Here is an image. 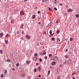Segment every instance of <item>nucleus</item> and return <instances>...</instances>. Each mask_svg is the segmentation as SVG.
I'll list each match as a JSON object with an SVG mask.
<instances>
[{"label":"nucleus","instance_id":"f257e3e1","mask_svg":"<svg viewBox=\"0 0 79 79\" xmlns=\"http://www.w3.org/2000/svg\"><path fill=\"white\" fill-rule=\"evenodd\" d=\"M32 51L29 50L27 52V56H31V55H32Z\"/></svg>","mask_w":79,"mask_h":79},{"label":"nucleus","instance_id":"f03ea898","mask_svg":"<svg viewBox=\"0 0 79 79\" xmlns=\"http://www.w3.org/2000/svg\"><path fill=\"white\" fill-rule=\"evenodd\" d=\"M58 57L56 56H53L51 58V60L54 61H56L58 60Z\"/></svg>","mask_w":79,"mask_h":79},{"label":"nucleus","instance_id":"7ed1b4c3","mask_svg":"<svg viewBox=\"0 0 79 79\" xmlns=\"http://www.w3.org/2000/svg\"><path fill=\"white\" fill-rule=\"evenodd\" d=\"M26 37V38L27 39H30V38H31V37L28 35H27Z\"/></svg>","mask_w":79,"mask_h":79},{"label":"nucleus","instance_id":"20e7f679","mask_svg":"<svg viewBox=\"0 0 79 79\" xmlns=\"http://www.w3.org/2000/svg\"><path fill=\"white\" fill-rule=\"evenodd\" d=\"M37 57L34 56V57H33V60L34 61H36V60H37Z\"/></svg>","mask_w":79,"mask_h":79},{"label":"nucleus","instance_id":"39448f33","mask_svg":"<svg viewBox=\"0 0 79 79\" xmlns=\"http://www.w3.org/2000/svg\"><path fill=\"white\" fill-rule=\"evenodd\" d=\"M4 34L3 33H1L0 34V37H3V35Z\"/></svg>","mask_w":79,"mask_h":79},{"label":"nucleus","instance_id":"423d86ee","mask_svg":"<svg viewBox=\"0 0 79 79\" xmlns=\"http://www.w3.org/2000/svg\"><path fill=\"white\" fill-rule=\"evenodd\" d=\"M37 70L38 71H40V67H38Z\"/></svg>","mask_w":79,"mask_h":79},{"label":"nucleus","instance_id":"0eeeda50","mask_svg":"<svg viewBox=\"0 0 79 79\" xmlns=\"http://www.w3.org/2000/svg\"><path fill=\"white\" fill-rule=\"evenodd\" d=\"M56 64V62L55 61H53L52 62V65H55Z\"/></svg>","mask_w":79,"mask_h":79},{"label":"nucleus","instance_id":"6e6552de","mask_svg":"<svg viewBox=\"0 0 79 79\" xmlns=\"http://www.w3.org/2000/svg\"><path fill=\"white\" fill-rule=\"evenodd\" d=\"M67 11L68 12H71V11H73V10L71 9L68 10Z\"/></svg>","mask_w":79,"mask_h":79},{"label":"nucleus","instance_id":"1a4fd4ad","mask_svg":"<svg viewBox=\"0 0 79 79\" xmlns=\"http://www.w3.org/2000/svg\"><path fill=\"white\" fill-rule=\"evenodd\" d=\"M24 12H23V11H21L20 12V15H24Z\"/></svg>","mask_w":79,"mask_h":79},{"label":"nucleus","instance_id":"9d476101","mask_svg":"<svg viewBox=\"0 0 79 79\" xmlns=\"http://www.w3.org/2000/svg\"><path fill=\"white\" fill-rule=\"evenodd\" d=\"M35 18V15H33L32 16V19H34Z\"/></svg>","mask_w":79,"mask_h":79},{"label":"nucleus","instance_id":"9b49d317","mask_svg":"<svg viewBox=\"0 0 79 79\" xmlns=\"http://www.w3.org/2000/svg\"><path fill=\"white\" fill-rule=\"evenodd\" d=\"M42 53L43 55H46V52H45V51H44Z\"/></svg>","mask_w":79,"mask_h":79},{"label":"nucleus","instance_id":"f8f14e48","mask_svg":"<svg viewBox=\"0 0 79 79\" xmlns=\"http://www.w3.org/2000/svg\"><path fill=\"white\" fill-rule=\"evenodd\" d=\"M5 42V43L6 44H8V40H4Z\"/></svg>","mask_w":79,"mask_h":79},{"label":"nucleus","instance_id":"ddd939ff","mask_svg":"<svg viewBox=\"0 0 79 79\" xmlns=\"http://www.w3.org/2000/svg\"><path fill=\"white\" fill-rule=\"evenodd\" d=\"M54 2L55 4H57L58 2H57V1H56V0H55Z\"/></svg>","mask_w":79,"mask_h":79},{"label":"nucleus","instance_id":"4468645a","mask_svg":"<svg viewBox=\"0 0 79 79\" xmlns=\"http://www.w3.org/2000/svg\"><path fill=\"white\" fill-rule=\"evenodd\" d=\"M24 26V25L23 24H22L21 25V26L20 27V29H23V26Z\"/></svg>","mask_w":79,"mask_h":79},{"label":"nucleus","instance_id":"2eb2a0df","mask_svg":"<svg viewBox=\"0 0 79 79\" xmlns=\"http://www.w3.org/2000/svg\"><path fill=\"white\" fill-rule=\"evenodd\" d=\"M56 33L57 34H59L60 33V30H58L56 31Z\"/></svg>","mask_w":79,"mask_h":79},{"label":"nucleus","instance_id":"dca6fc26","mask_svg":"<svg viewBox=\"0 0 79 79\" xmlns=\"http://www.w3.org/2000/svg\"><path fill=\"white\" fill-rule=\"evenodd\" d=\"M19 63H17L16 64V66H17V67H18V66H19Z\"/></svg>","mask_w":79,"mask_h":79},{"label":"nucleus","instance_id":"f3484780","mask_svg":"<svg viewBox=\"0 0 79 79\" xmlns=\"http://www.w3.org/2000/svg\"><path fill=\"white\" fill-rule=\"evenodd\" d=\"M5 74H6L7 73V70H5V72H4Z\"/></svg>","mask_w":79,"mask_h":79},{"label":"nucleus","instance_id":"a211bd4d","mask_svg":"<svg viewBox=\"0 0 79 79\" xmlns=\"http://www.w3.org/2000/svg\"><path fill=\"white\" fill-rule=\"evenodd\" d=\"M48 9H49V11H52V9H51V8H48Z\"/></svg>","mask_w":79,"mask_h":79},{"label":"nucleus","instance_id":"6ab92c4d","mask_svg":"<svg viewBox=\"0 0 79 79\" xmlns=\"http://www.w3.org/2000/svg\"><path fill=\"white\" fill-rule=\"evenodd\" d=\"M75 16L77 18H79V15L78 14H76L75 15Z\"/></svg>","mask_w":79,"mask_h":79},{"label":"nucleus","instance_id":"aec40b11","mask_svg":"<svg viewBox=\"0 0 79 79\" xmlns=\"http://www.w3.org/2000/svg\"><path fill=\"white\" fill-rule=\"evenodd\" d=\"M57 42H60V39L59 38H58L57 39Z\"/></svg>","mask_w":79,"mask_h":79},{"label":"nucleus","instance_id":"412c9836","mask_svg":"<svg viewBox=\"0 0 79 79\" xmlns=\"http://www.w3.org/2000/svg\"><path fill=\"white\" fill-rule=\"evenodd\" d=\"M64 64H67V60H66L64 61Z\"/></svg>","mask_w":79,"mask_h":79},{"label":"nucleus","instance_id":"4be33fe9","mask_svg":"<svg viewBox=\"0 0 79 79\" xmlns=\"http://www.w3.org/2000/svg\"><path fill=\"white\" fill-rule=\"evenodd\" d=\"M50 70H49L48 71V75H49V74H50Z\"/></svg>","mask_w":79,"mask_h":79},{"label":"nucleus","instance_id":"5701e85b","mask_svg":"<svg viewBox=\"0 0 79 79\" xmlns=\"http://www.w3.org/2000/svg\"><path fill=\"white\" fill-rule=\"evenodd\" d=\"M27 64H29L30 63V62L29 61H27L26 62Z\"/></svg>","mask_w":79,"mask_h":79},{"label":"nucleus","instance_id":"b1692460","mask_svg":"<svg viewBox=\"0 0 79 79\" xmlns=\"http://www.w3.org/2000/svg\"><path fill=\"white\" fill-rule=\"evenodd\" d=\"M6 61H7L8 62H10L11 60L9 59H8L6 60Z\"/></svg>","mask_w":79,"mask_h":79},{"label":"nucleus","instance_id":"393cba45","mask_svg":"<svg viewBox=\"0 0 79 79\" xmlns=\"http://www.w3.org/2000/svg\"><path fill=\"white\" fill-rule=\"evenodd\" d=\"M39 60L40 62H42V60L41 58L39 59Z\"/></svg>","mask_w":79,"mask_h":79},{"label":"nucleus","instance_id":"a878e982","mask_svg":"<svg viewBox=\"0 0 79 79\" xmlns=\"http://www.w3.org/2000/svg\"><path fill=\"white\" fill-rule=\"evenodd\" d=\"M43 34L44 35H45L46 34V31H44L43 32Z\"/></svg>","mask_w":79,"mask_h":79},{"label":"nucleus","instance_id":"bb28decb","mask_svg":"<svg viewBox=\"0 0 79 79\" xmlns=\"http://www.w3.org/2000/svg\"><path fill=\"white\" fill-rule=\"evenodd\" d=\"M0 53L1 54H2V53H3V51H2V50H0Z\"/></svg>","mask_w":79,"mask_h":79},{"label":"nucleus","instance_id":"cd10ccee","mask_svg":"<svg viewBox=\"0 0 79 79\" xmlns=\"http://www.w3.org/2000/svg\"><path fill=\"white\" fill-rule=\"evenodd\" d=\"M34 56H37V54L36 53H35L34 54Z\"/></svg>","mask_w":79,"mask_h":79},{"label":"nucleus","instance_id":"c85d7f7f","mask_svg":"<svg viewBox=\"0 0 79 79\" xmlns=\"http://www.w3.org/2000/svg\"><path fill=\"white\" fill-rule=\"evenodd\" d=\"M52 30H51L49 32V34H52Z\"/></svg>","mask_w":79,"mask_h":79},{"label":"nucleus","instance_id":"c756f323","mask_svg":"<svg viewBox=\"0 0 79 79\" xmlns=\"http://www.w3.org/2000/svg\"><path fill=\"white\" fill-rule=\"evenodd\" d=\"M73 38H71L70 39V41H73Z\"/></svg>","mask_w":79,"mask_h":79},{"label":"nucleus","instance_id":"7c9ffc66","mask_svg":"<svg viewBox=\"0 0 79 79\" xmlns=\"http://www.w3.org/2000/svg\"><path fill=\"white\" fill-rule=\"evenodd\" d=\"M40 44H41V45H44V43L42 42H40Z\"/></svg>","mask_w":79,"mask_h":79},{"label":"nucleus","instance_id":"2f4dec72","mask_svg":"<svg viewBox=\"0 0 79 79\" xmlns=\"http://www.w3.org/2000/svg\"><path fill=\"white\" fill-rule=\"evenodd\" d=\"M52 56V54H50L49 55V57H51V56Z\"/></svg>","mask_w":79,"mask_h":79},{"label":"nucleus","instance_id":"473e14b6","mask_svg":"<svg viewBox=\"0 0 79 79\" xmlns=\"http://www.w3.org/2000/svg\"><path fill=\"white\" fill-rule=\"evenodd\" d=\"M1 77H4V76H3V74H2L1 75Z\"/></svg>","mask_w":79,"mask_h":79},{"label":"nucleus","instance_id":"72a5a7b5","mask_svg":"<svg viewBox=\"0 0 79 79\" xmlns=\"http://www.w3.org/2000/svg\"><path fill=\"white\" fill-rule=\"evenodd\" d=\"M54 9L56 11H57V8H56L54 7Z\"/></svg>","mask_w":79,"mask_h":79},{"label":"nucleus","instance_id":"f704fd0d","mask_svg":"<svg viewBox=\"0 0 79 79\" xmlns=\"http://www.w3.org/2000/svg\"><path fill=\"white\" fill-rule=\"evenodd\" d=\"M52 40H53V41L55 40V38H52Z\"/></svg>","mask_w":79,"mask_h":79},{"label":"nucleus","instance_id":"c9c22d12","mask_svg":"<svg viewBox=\"0 0 79 79\" xmlns=\"http://www.w3.org/2000/svg\"><path fill=\"white\" fill-rule=\"evenodd\" d=\"M51 25V23H49L48 25V27H49Z\"/></svg>","mask_w":79,"mask_h":79},{"label":"nucleus","instance_id":"e433bc0d","mask_svg":"<svg viewBox=\"0 0 79 79\" xmlns=\"http://www.w3.org/2000/svg\"><path fill=\"white\" fill-rule=\"evenodd\" d=\"M22 34H24V32L23 30L22 31Z\"/></svg>","mask_w":79,"mask_h":79},{"label":"nucleus","instance_id":"4c0bfd02","mask_svg":"<svg viewBox=\"0 0 79 79\" xmlns=\"http://www.w3.org/2000/svg\"><path fill=\"white\" fill-rule=\"evenodd\" d=\"M56 23H59V20H57V21L56 22Z\"/></svg>","mask_w":79,"mask_h":79},{"label":"nucleus","instance_id":"58836bf2","mask_svg":"<svg viewBox=\"0 0 79 79\" xmlns=\"http://www.w3.org/2000/svg\"><path fill=\"white\" fill-rule=\"evenodd\" d=\"M34 72H35L37 71V69H34Z\"/></svg>","mask_w":79,"mask_h":79},{"label":"nucleus","instance_id":"ea45409f","mask_svg":"<svg viewBox=\"0 0 79 79\" xmlns=\"http://www.w3.org/2000/svg\"><path fill=\"white\" fill-rule=\"evenodd\" d=\"M68 63H71V61H70V60H68Z\"/></svg>","mask_w":79,"mask_h":79},{"label":"nucleus","instance_id":"a19ab883","mask_svg":"<svg viewBox=\"0 0 79 79\" xmlns=\"http://www.w3.org/2000/svg\"><path fill=\"white\" fill-rule=\"evenodd\" d=\"M36 66H38L39 65V63H37L36 64Z\"/></svg>","mask_w":79,"mask_h":79},{"label":"nucleus","instance_id":"79ce46f5","mask_svg":"<svg viewBox=\"0 0 79 79\" xmlns=\"http://www.w3.org/2000/svg\"><path fill=\"white\" fill-rule=\"evenodd\" d=\"M59 66H60V68H62V66H63V65H59Z\"/></svg>","mask_w":79,"mask_h":79},{"label":"nucleus","instance_id":"37998d69","mask_svg":"<svg viewBox=\"0 0 79 79\" xmlns=\"http://www.w3.org/2000/svg\"><path fill=\"white\" fill-rule=\"evenodd\" d=\"M59 5H60V6H63V4L61 3L59 4Z\"/></svg>","mask_w":79,"mask_h":79},{"label":"nucleus","instance_id":"c03bdc74","mask_svg":"<svg viewBox=\"0 0 79 79\" xmlns=\"http://www.w3.org/2000/svg\"><path fill=\"white\" fill-rule=\"evenodd\" d=\"M9 36H10V35H8V34H6V36H5V37H8Z\"/></svg>","mask_w":79,"mask_h":79},{"label":"nucleus","instance_id":"a18cd8bd","mask_svg":"<svg viewBox=\"0 0 79 79\" xmlns=\"http://www.w3.org/2000/svg\"><path fill=\"white\" fill-rule=\"evenodd\" d=\"M45 60H47V56H45Z\"/></svg>","mask_w":79,"mask_h":79},{"label":"nucleus","instance_id":"49530a36","mask_svg":"<svg viewBox=\"0 0 79 79\" xmlns=\"http://www.w3.org/2000/svg\"><path fill=\"white\" fill-rule=\"evenodd\" d=\"M38 14H40V11H38Z\"/></svg>","mask_w":79,"mask_h":79},{"label":"nucleus","instance_id":"de8ad7c7","mask_svg":"<svg viewBox=\"0 0 79 79\" xmlns=\"http://www.w3.org/2000/svg\"><path fill=\"white\" fill-rule=\"evenodd\" d=\"M73 79H76V78H75L74 76L73 77Z\"/></svg>","mask_w":79,"mask_h":79},{"label":"nucleus","instance_id":"09e8293b","mask_svg":"<svg viewBox=\"0 0 79 79\" xmlns=\"http://www.w3.org/2000/svg\"><path fill=\"white\" fill-rule=\"evenodd\" d=\"M42 2H45V0H42Z\"/></svg>","mask_w":79,"mask_h":79},{"label":"nucleus","instance_id":"8fccbe9b","mask_svg":"<svg viewBox=\"0 0 79 79\" xmlns=\"http://www.w3.org/2000/svg\"><path fill=\"white\" fill-rule=\"evenodd\" d=\"M24 39V38L23 37H22L21 38V39H22V40H23V39Z\"/></svg>","mask_w":79,"mask_h":79},{"label":"nucleus","instance_id":"3c124183","mask_svg":"<svg viewBox=\"0 0 79 79\" xmlns=\"http://www.w3.org/2000/svg\"><path fill=\"white\" fill-rule=\"evenodd\" d=\"M52 35H49V37H52Z\"/></svg>","mask_w":79,"mask_h":79},{"label":"nucleus","instance_id":"603ef678","mask_svg":"<svg viewBox=\"0 0 79 79\" xmlns=\"http://www.w3.org/2000/svg\"><path fill=\"white\" fill-rule=\"evenodd\" d=\"M74 74H76V73H73L72 75V76H73V75H74Z\"/></svg>","mask_w":79,"mask_h":79},{"label":"nucleus","instance_id":"864d4df0","mask_svg":"<svg viewBox=\"0 0 79 79\" xmlns=\"http://www.w3.org/2000/svg\"><path fill=\"white\" fill-rule=\"evenodd\" d=\"M51 35H52H52H54V33H53V34H51Z\"/></svg>","mask_w":79,"mask_h":79},{"label":"nucleus","instance_id":"5fc2aeb1","mask_svg":"<svg viewBox=\"0 0 79 79\" xmlns=\"http://www.w3.org/2000/svg\"><path fill=\"white\" fill-rule=\"evenodd\" d=\"M68 49H66L65 52H68Z\"/></svg>","mask_w":79,"mask_h":79},{"label":"nucleus","instance_id":"6e6d98bb","mask_svg":"<svg viewBox=\"0 0 79 79\" xmlns=\"http://www.w3.org/2000/svg\"><path fill=\"white\" fill-rule=\"evenodd\" d=\"M13 70H14V71H15V69L13 68Z\"/></svg>","mask_w":79,"mask_h":79},{"label":"nucleus","instance_id":"4d7b16f0","mask_svg":"<svg viewBox=\"0 0 79 79\" xmlns=\"http://www.w3.org/2000/svg\"><path fill=\"white\" fill-rule=\"evenodd\" d=\"M28 79H31V77H28Z\"/></svg>","mask_w":79,"mask_h":79},{"label":"nucleus","instance_id":"13d9d810","mask_svg":"<svg viewBox=\"0 0 79 79\" xmlns=\"http://www.w3.org/2000/svg\"><path fill=\"white\" fill-rule=\"evenodd\" d=\"M40 76H41L40 75H39L38 76V77H40Z\"/></svg>","mask_w":79,"mask_h":79},{"label":"nucleus","instance_id":"bf43d9fd","mask_svg":"<svg viewBox=\"0 0 79 79\" xmlns=\"http://www.w3.org/2000/svg\"><path fill=\"white\" fill-rule=\"evenodd\" d=\"M38 24H40V22H39L38 23Z\"/></svg>","mask_w":79,"mask_h":79},{"label":"nucleus","instance_id":"052dcab7","mask_svg":"<svg viewBox=\"0 0 79 79\" xmlns=\"http://www.w3.org/2000/svg\"><path fill=\"white\" fill-rule=\"evenodd\" d=\"M40 55H43V53H41L40 54Z\"/></svg>","mask_w":79,"mask_h":79},{"label":"nucleus","instance_id":"680f3d73","mask_svg":"<svg viewBox=\"0 0 79 79\" xmlns=\"http://www.w3.org/2000/svg\"><path fill=\"white\" fill-rule=\"evenodd\" d=\"M24 1H27V0H24Z\"/></svg>","mask_w":79,"mask_h":79},{"label":"nucleus","instance_id":"e2e57ef3","mask_svg":"<svg viewBox=\"0 0 79 79\" xmlns=\"http://www.w3.org/2000/svg\"><path fill=\"white\" fill-rule=\"evenodd\" d=\"M36 9H37V7H35Z\"/></svg>","mask_w":79,"mask_h":79},{"label":"nucleus","instance_id":"0e129e2a","mask_svg":"<svg viewBox=\"0 0 79 79\" xmlns=\"http://www.w3.org/2000/svg\"><path fill=\"white\" fill-rule=\"evenodd\" d=\"M52 68V67L51 66H50V68Z\"/></svg>","mask_w":79,"mask_h":79},{"label":"nucleus","instance_id":"69168bd1","mask_svg":"<svg viewBox=\"0 0 79 79\" xmlns=\"http://www.w3.org/2000/svg\"><path fill=\"white\" fill-rule=\"evenodd\" d=\"M39 46V44H38L37 45V46Z\"/></svg>","mask_w":79,"mask_h":79},{"label":"nucleus","instance_id":"338daca9","mask_svg":"<svg viewBox=\"0 0 79 79\" xmlns=\"http://www.w3.org/2000/svg\"><path fill=\"white\" fill-rule=\"evenodd\" d=\"M41 79H43L42 78H41Z\"/></svg>","mask_w":79,"mask_h":79}]
</instances>
